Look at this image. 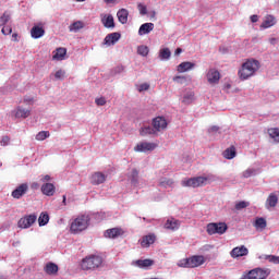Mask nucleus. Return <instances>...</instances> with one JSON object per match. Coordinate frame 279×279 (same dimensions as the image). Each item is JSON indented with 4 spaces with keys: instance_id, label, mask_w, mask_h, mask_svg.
<instances>
[{
    "instance_id": "obj_62",
    "label": "nucleus",
    "mask_w": 279,
    "mask_h": 279,
    "mask_svg": "<svg viewBox=\"0 0 279 279\" xmlns=\"http://www.w3.org/2000/svg\"><path fill=\"white\" fill-rule=\"evenodd\" d=\"M107 3H116L117 0H105Z\"/></svg>"
},
{
    "instance_id": "obj_21",
    "label": "nucleus",
    "mask_w": 279,
    "mask_h": 279,
    "mask_svg": "<svg viewBox=\"0 0 279 279\" xmlns=\"http://www.w3.org/2000/svg\"><path fill=\"white\" fill-rule=\"evenodd\" d=\"M181 101L185 106H191V104L195 101V92H192V90L185 92L183 94V97H182Z\"/></svg>"
},
{
    "instance_id": "obj_54",
    "label": "nucleus",
    "mask_w": 279,
    "mask_h": 279,
    "mask_svg": "<svg viewBox=\"0 0 279 279\" xmlns=\"http://www.w3.org/2000/svg\"><path fill=\"white\" fill-rule=\"evenodd\" d=\"M10 143V137L9 136H3L1 140V145H8Z\"/></svg>"
},
{
    "instance_id": "obj_53",
    "label": "nucleus",
    "mask_w": 279,
    "mask_h": 279,
    "mask_svg": "<svg viewBox=\"0 0 279 279\" xmlns=\"http://www.w3.org/2000/svg\"><path fill=\"white\" fill-rule=\"evenodd\" d=\"M173 82H178V84H182L183 82H186V77H184V76H174Z\"/></svg>"
},
{
    "instance_id": "obj_7",
    "label": "nucleus",
    "mask_w": 279,
    "mask_h": 279,
    "mask_svg": "<svg viewBox=\"0 0 279 279\" xmlns=\"http://www.w3.org/2000/svg\"><path fill=\"white\" fill-rule=\"evenodd\" d=\"M36 219H38V216H36V214L24 216L19 220L17 226L26 230L27 228H32V226L36 223Z\"/></svg>"
},
{
    "instance_id": "obj_31",
    "label": "nucleus",
    "mask_w": 279,
    "mask_h": 279,
    "mask_svg": "<svg viewBox=\"0 0 279 279\" xmlns=\"http://www.w3.org/2000/svg\"><path fill=\"white\" fill-rule=\"evenodd\" d=\"M141 136H149V135H154V136H158V133L156 131V129L153 126H144L141 129L140 131Z\"/></svg>"
},
{
    "instance_id": "obj_25",
    "label": "nucleus",
    "mask_w": 279,
    "mask_h": 279,
    "mask_svg": "<svg viewBox=\"0 0 279 279\" xmlns=\"http://www.w3.org/2000/svg\"><path fill=\"white\" fill-rule=\"evenodd\" d=\"M173 179H169L167 177H162L158 181V186H160L161 189H173Z\"/></svg>"
},
{
    "instance_id": "obj_57",
    "label": "nucleus",
    "mask_w": 279,
    "mask_h": 279,
    "mask_svg": "<svg viewBox=\"0 0 279 279\" xmlns=\"http://www.w3.org/2000/svg\"><path fill=\"white\" fill-rule=\"evenodd\" d=\"M12 40H13L14 43H17V41H19V34L14 33V34L12 35Z\"/></svg>"
},
{
    "instance_id": "obj_39",
    "label": "nucleus",
    "mask_w": 279,
    "mask_h": 279,
    "mask_svg": "<svg viewBox=\"0 0 279 279\" xmlns=\"http://www.w3.org/2000/svg\"><path fill=\"white\" fill-rule=\"evenodd\" d=\"M159 58L160 60H169L171 58V50L169 48H162L159 51Z\"/></svg>"
},
{
    "instance_id": "obj_33",
    "label": "nucleus",
    "mask_w": 279,
    "mask_h": 279,
    "mask_svg": "<svg viewBox=\"0 0 279 279\" xmlns=\"http://www.w3.org/2000/svg\"><path fill=\"white\" fill-rule=\"evenodd\" d=\"M80 29H84V22L82 21H76L69 26V32H73L74 34H77Z\"/></svg>"
},
{
    "instance_id": "obj_49",
    "label": "nucleus",
    "mask_w": 279,
    "mask_h": 279,
    "mask_svg": "<svg viewBox=\"0 0 279 279\" xmlns=\"http://www.w3.org/2000/svg\"><path fill=\"white\" fill-rule=\"evenodd\" d=\"M243 178H252V175H256V170L247 169L242 173Z\"/></svg>"
},
{
    "instance_id": "obj_50",
    "label": "nucleus",
    "mask_w": 279,
    "mask_h": 279,
    "mask_svg": "<svg viewBox=\"0 0 279 279\" xmlns=\"http://www.w3.org/2000/svg\"><path fill=\"white\" fill-rule=\"evenodd\" d=\"M95 104L98 106H106V98L105 97L96 98Z\"/></svg>"
},
{
    "instance_id": "obj_41",
    "label": "nucleus",
    "mask_w": 279,
    "mask_h": 279,
    "mask_svg": "<svg viewBox=\"0 0 279 279\" xmlns=\"http://www.w3.org/2000/svg\"><path fill=\"white\" fill-rule=\"evenodd\" d=\"M38 223L40 227L47 226V223H49V214L41 213L38 218Z\"/></svg>"
},
{
    "instance_id": "obj_14",
    "label": "nucleus",
    "mask_w": 279,
    "mask_h": 279,
    "mask_svg": "<svg viewBox=\"0 0 279 279\" xmlns=\"http://www.w3.org/2000/svg\"><path fill=\"white\" fill-rule=\"evenodd\" d=\"M278 195H279V192H274V193H270L266 199V203H265V207L267 210H269L270 208H276V206H278Z\"/></svg>"
},
{
    "instance_id": "obj_32",
    "label": "nucleus",
    "mask_w": 279,
    "mask_h": 279,
    "mask_svg": "<svg viewBox=\"0 0 279 279\" xmlns=\"http://www.w3.org/2000/svg\"><path fill=\"white\" fill-rule=\"evenodd\" d=\"M44 270L48 274V276H56V274H58V265L54 263H48Z\"/></svg>"
},
{
    "instance_id": "obj_30",
    "label": "nucleus",
    "mask_w": 279,
    "mask_h": 279,
    "mask_svg": "<svg viewBox=\"0 0 279 279\" xmlns=\"http://www.w3.org/2000/svg\"><path fill=\"white\" fill-rule=\"evenodd\" d=\"M166 230H179L180 229V221L175 220L174 218L168 219L165 223Z\"/></svg>"
},
{
    "instance_id": "obj_4",
    "label": "nucleus",
    "mask_w": 279,
    "mask_h": 279,
    "mask_svg": "<svg viewBox=\"0 0 279 279\" xmlns=\"http://www.w3.org/2000/svg\"><path fill=\"white\" fill-rule=\"evenodd\" d=\"M204 263H206V258H204V255H194L190 258L179 260L178 267L194 269L195 267L204 265Z\"/></svg>"
},
{
    "instance_id": "obj_16",
    "label": "nucleus",
    "mask_w": 279,
    "mask_h": 279,
    "mask_svg": "<svg viewBox=\"0 0 279 279\" xmlns=\"http://www.w3.org/2000/svg\"><path fill=\"white\" fill-rule=\"evenodd\" d=\"M126 178L131 183V186H138V171L136 170V168H132L128 172Z\"/></svg>"
},
{
    "instance_id": "obj_26",
    "label": "nucleus",
    "mask_w": 279,
    "mask_h": 279,
    "mask_svg": "<svg viewBox=\"0 0 279 279\" xmlns=\"http://www.w3.org/2000/svg\"><path fill=\"white\" fill-rule=\"evenodd\" d=\"M32 114V110L25 109L23 107H17L15 111L16 119H27Z\"/></svg>"
},
{
    "instance_id": "obj_52",
    "label": "nucleus",
    "mask_w": 279,
    "mask_h": 279,
    "mask_svg": "<svg viewBox=\"0 0 279 279\" xmlns=\"http://www.w3.org/2000/svg\"><path fill=\"white\" fill-rule=\"evenodd\" d=\"M143 90H149V84L143 83L138 86V92L143 93Z\"/></svg>"
},
{
    "instance_id": "obj_42",
    "label": "nucleus",
    "mask_w": 279,
    "mask_h": 279,
    "mask_svg": "<svg viewBox=\"0 0 279 279\" xmlns=\"http://www.w3.org/2000/svg\"><path fill=\"white\" fill-rule=\"evenodd\" d=\"M137 53L138 56H143V58H146V56L149 54V48L147 46H140L137 47Z\"/></svg>"
},
{
    "instance_id": "obj_38",
    "label": "nucleus",
    "mask_w": 279,
    "mask_h": 279,
    "mask_svg": "<svg viewBox=\"0 0 279 279\" xmlns=\"http://www.w3.org/2000/svg\"><path fill=\"white\" fill-rule=\"evenodd\" d=\"M66 72L64 70H58L54 74H50V80H64Z\"/></svg>"
},
{
    "instance_id": "obj_2",
    "label": "nucleus",
    "mask_w": 279,
    "mask_h": 279,
    "mask_svg": "<svg viewBox=\"0 0 279 279\" xmlns=\"http://www.w3.org/2000/svg\"><path fill=\"white\" fill-rule=\"evenodd\" d=\"M258 69H260V62L256 59H248L239 70L240 80H250V77L256 75V71H258Z\"/></svg>"
},
{
    "instance_id": "obj_28",
    "label": "nucleus",
    "mask_w": 279,
    "mask_h": 279,
    "mask_svg": "<svg viewBox=\"0 0 279 279\" xmlns=\"http://www.w3.org/2000/svg\"><path fill=\"white\" fill-rule=\"evenodd\" d=\"M133 265H135V267H140V269H147V267H151V265H154V260L137 259V260L133 262Z\"/></svg>"
},
{
    "instance_id": "obj_5",
    "label": "nucleus",
    "mask_w": 279,
    "mask_h": 279,
    "mask_svg": "<svg viewBox=\"0 0 279 279\" xmlns=\"http://www.w3.org/2000/svg\"><path fill=\"white\" fill-rule=\"evenodd\" d=\"M88 223H90V217H88V215L78 216L74 221H72L70 230L74 234H77V232L86 230V228H88Z\"/></svg>"
},
{
    "instance_id": "obj_56",
    "label": "nucleus",
    "mask_w": 279,
    "mask_h": 279,
    "mask_svg": "<svg viewBox=\"0 0 279 279\" xmlns=\"http://www.w3.org/2000/svg\"><path fill=\"white\" fill-rule=\"evenodd\" d=\"M251 23H258V15H251Z\"/></svg>"
},
{
    "instance_id": "obj_51",
    "label": "nucleus",
    "mask_w": 279,
    "mask_h": 279,
    "mask_svg": "<svg viewBox=\"0 0 279 279\" xmlns=\"http://www.w3.org/2000/svg\"><path fill=\"white\" fill-rule=\"evenodd\" d=\"M1 32L4 34V36H10V34H12V27L4 26Z\"/></svg>"
},
{
    "instance_id": "obj_20",
    "label": "nucleus",
    "mask_w": 279,
    "mask_h": 279,
    "mask_svg": "<svg viewBox=\"0 0 279 279\" xmlns=\"http://www.w3.org/2000/svg\"><path fill=\"white\" fill-rule=\"evenodd\" d=\"M121 234H123V229L121 228L108 229L105 232L106 239H117L118 236H121Z\"/></svg>"
},
{
    "instance_id": "obj_64",
    "label": "nucleus",
    "mask_w": 279,
    "mask_h": 279,
    "mask_svg": "<svg viewBox=\"0 0 279 279\" xmlns=\"http://www.w3.org/2000/svg\"><path fill=\"white\" fill-rule=\"evenodd\" d=\"M24 101H34V98H25Z\"/></svg>"
},
{
    "instance_id": "obj_43",
    "label": "nucleus",
    "mask_w": 279,
    "mask_h": 279,
    "mask_svg": "<svg viewBox=\"0 0 279 279\" xmlns=\"http://www.w3.org/2000/svg\"><path fill=\"white\" fill-rule=\"evenodd\" d=\"M49 136H50L49 131H40L36 135V141H45L46 138H49Z\"/></svg>"
},
{
    "instance_id": "obj_47",
    "label": "nucleus",
    "mask_w": 279,
    "mask_h": 279,
    "mask_svg": "<svg viewBox=\"0 0 279 279\" xmlns=\"http://www.w3.org/2000/svg\"><path fill=\"white\" fill-rule=\"evenodd\" d=\"M137 10L142 16H145V14H147V5L141 2L137 4Z\"/></svg>"
},
{
    "instance_id": "obj_17",
    "label": "nucleus",
    "mask_w": 279,
    "mask_h": 279,
    "mask_svg": "<svg viewBox=\"0 0 279 279\" xmlns=\"http://www.w3.org/2000/svg\"><path fill=\"white\" fill-rule=\"evenodd\" d=\"M31 36L35 39L43 38V36H45V28L43 27V24L33 26L31 29Z\"/></svg>"
},
{
    "instance_id": "obj_48",
    "label": "nucleus",
    "mask_w": 279,
    "mask_h": 279,
    "mask_svg": "<svg viewBox=\"0 0 279 279\" xmlns=\"http://www.w3.org/2000/svg\"><path fill=\"white\" fill-rule=\"evenodd\" d=\"M220 128L218 125L210 126L207 132L210 136H215V134H219Z\"/></svg>"
},
{
    "instance_id": "obj_29",
    "label": "nucleus",
    "mask_w": 279,
    "mask_h": 279,
    "mask_svg": "<svg viewBox=\"0 0 279 279\" xmlns=\"http://www.w3.org/2000/svg\"><path fill=\"white\" fill-rule=\"evenodd\" d=\"M276 25V19L272 15H267L262 23V29H269V27H274Z\"/></svg>"
},
{
    "instance_id": "obj_23",
    "label": "nucleus",
    "mask_w": 279,
    "mask_h": 279,
    "mask_svg": "<svg viewBox=\"0 0 279 279\" xmlns=\"http://www.w3.org/2000/svg\"><path fill=\"white\" fill-rule=\"evenodd\" d=\"M90 182L95 185L104 184L106 182V174L96 172L92 175Z\"/></svg>"
},
{
    "instance_id": "obj_12",
    "label": "nucleus",
    "mask_w": 279,
    "mask_h": 279,
    "mask_svg": "<svg viewBox=\"0 0 279 279\" xmlns=\"http://www.w3.org/2000/svg\"><path fill=\"white\" fill-rule=\"evenodd\" d=\"M247 254H250V250H247V247H245V245L234 247L230 252L231 258H241L242 256H247Z\"/></svg>"
},
{
    "instance_id": "obj_3",
    "label": "nucleus",
    "mask_w": 279,
    "mask_h": 279,
    "mask_svg": "<svg viewBox=\"0 0 279 279\" xmlns=\"http://www.w3.org/2000/svg\"><path fill=\"white\" fill-rule=\"evenodd\" d=\"M104 264V258L99 255H89L82 260L81 268L83 271H93L99 269V266Z\"/></svg>"
},
{
    "instance_id": "obj_59",
    "label": "nucleus",
    "mask_w": 279,
    "mask_h": 279,
    "mask_svg": "<svg viewBox=\"0 0 279 279\" xmlns=\"http://www.w3.org/2000/svg\"><path fill=\"white\" fill-rule=\"evenodd\" d=\"M219 51H221V53H228V49H226L225 47H220Z\"/></svg>"
},
{
    "instance_id": "obj_18",
    "label": "nucleus",
    "mask_w": 279,
    "mask_h": 279,
    "mask_svg": "<svg viewBox=\"0 0 279 279\" xmlns=\"http://www.w3.org/2000/svg\"><path fill=\"white\" fill-rule=\"evenodd\" d=\"M101 23L107 29H114V16L112 14L104 15Z\"/></svg>"
},
{
    "instance_id": "obj_19",
    "label": "nucleus",
    "mask_w": 279,
    "mask_h": 279,
    "mask_svg": "<svg viewBox=\"0 0 279 279\" xmlns=\"http://www.w3.org/2000/svg\"><path fill=\"white\" fill-rule=\"evenodd\" d=\"M41 193L48 197H52L56 193V185L53 183H45L41 185Z\"/></svg>"
},
{
    "instance_id": "obj_58",
    "label": "nucleus",
    "mask_w": 279,
    "mask_h": 279,
    "mask_svg": "<svg viewBox=\"0 0 279 279\" xmlns=\"http://www.w3.org/2000/svg\"><path fill=\"white\" fill-rule=\"evenodd\" d=\"M182 53V48H177L174 51V56H180Z\"/></svg>"
},
{
    "instance_id": "obj_1",
    "label": "nucleus",
    "mask_w": 279,
    "mask_h": 279,
    "mask_svg": "<svg viewBox=\"0 0 279 279\" xmlns=\"http://www.w3.org/2000/svg\"><path fill=\"white\" fill-rule=\"evenodd\" d=\"M211 182H217V175L207 174L205 177H194L185 179L181 181V185L191 189H198L199 186H206V184H210Z\"/></svg>"
},
{
    "instance_id": "obj_44",
    "label": "nucleus",
    "mask_w": 279,
    "mask_h": 279,
    "mask_svg": "<svg viewBox=\"0 0 279 279\" xmlns=\"http://www.w3.org/2000/svg\"><path fill=\"white\" fill-rule=\"evenodd\" d=\"M9 21H10V14H8V12H4L0 16V27H3V25H5Z\"/></svg>"
},
{
    "instance_id": "obj_13",
    "label": "nucleus",
    "mask_w": 279,
    "mask_h": 279,
    "mask_svg": "<svg viewBox=\"0 0 279 279\" xmlns=\"http://www.w3.org/2000/svg\"><path fill=\"white\" fill-rule=\"evenodd\" d=\"M27 191H29V185H27V183H22L12 192L11 195L14 199H21Z\"/></svg>"
},
{
    "instance_id": "obj_6",
    "label": "nucleus",
    "mask_w": 279,
    "mask_h": 279,
    "mask_svg": "<svg viewBox=\"0 0 279 279\" xmlns=\"http://www.w3.org/2000/svg\"><path fill=\"white\" fill-rule=\"evenodd\" d=\"M228 225L226 222H211L207 225V233L213 234H226Z\"/></svg>"
},
{
    "instance_id": "obj_10",
    "label": "nucleus",
    "mask_w": 279,
    "mask_h": 279,
    "mask_svg": "<svg viewBox=\"0 0 279 279\" xmlns=\"http://www.w3.org/2000/svg\"><path fill=\"white\" fill-rule=\"evenodd\" d=\"M121 40V33H110L104 39V45L106 47H112V45H117Z\"/></svg>"
},
{
    "instance_id": "obj_36",
    "label": "nucleus",
    "mask_w": 279,
    "mask_h": 279,
    "mask_svg": "<svg viewBox=\"0 0 279 279\" xmlns=\"http://www.w3.org/2000/svg\"><path fill=\"white\" fill-rule=\"evenodd\" d=\"M268 135L272 140L274 143H279V129H269L268 130Z\"/></svg>"
},
{
    "instance_id": "obj_27",
    "label": "nucleus",
    "mask_w": 279,
    "mask_h": 279,
    "mask_svg": "<svg viewBox=\"0 0 279 279\" xmlns=\"http://www.w3.org/2000/svg\"><path fill=\"white\" fill-rule=\"evenodd\" d=\"M119 23H121L122 25H125V23H128V16H130V11H128V9H120L117 13Z\"/></svg>"
},
{
    "instance_id": "obj_11",
    "label": "nucleus",
    "mask_w": 279,
    "mask_h": 279,
    "mask_svg": "<svg viewBox=\"0 0 279 279\" xmlns=\"http://www.w3.org/2000/svg\"><path fill=\"white\" fill-rule=\"evenodd\" d=\"M153 128H155V132L157 134L159 132H165V129L167 128V119L163 117H157L153 120Z\"/></svg>"
},
{
    "instance_id": "obj_22",
    "label": "nucleus",
    "mask_w": 279,
    "mask_h": 279,
    "mask_svg": "<svg viewBox=\"0 0 279 279\" xmlns=\"http://www.w3.org/2000/svg\"><path fill=\"white\" fill-rule=\"evenodd\" d=\"M194 66H195V63L184 61L178 65L177 71L178 73H186L187 71H193Z\"/></svg>"
},
{
    "instance_id": "obj_34",
    "label": "nucleus",
    "mask_w": 279,
    "mask_h": 279,
    "mask_svg": "<svg viewBox=\"0 0 279 279\" xmlns=\"http://www.w3.org/2000/svg\"><path fill=\"white\" fill-rule=\"evenodd\" d=\"M156 242L155 235H146L143 238L141 245L142 247H149V245H153V243Z\"/></svg>"
},
{
    "instance_id": "obj_63",
    "label": "nucleus",
    "mask_w": 279,
    "mask_h": 279,
    "mask_svg": "<svg viewBox=\"0 0 279 279\" xmlns=\"http://www.w3.org/2000/svg\"><path fill=\"white\" fill-rule=\"evenodd\" d=\"M156 17V11H151V19Z\"/></svg>"
},
{
    "instance_id": "obj_60",
    "label": "nucleus",
    "mask_w": 279,
    "mask_h": 279,
    "mask_svg": "<svg viewBox=\"0 0 279 279\" xmlns=\"http://www.w3.org/2000/svg\"><path fill=\"white\" fill-rule=\"evenodd\" d=\"M38 186H39V185H38L37 182H35V183L32 184V189H38Z\"/></svg>"
},
{
    "instance_id": "obj_45",
    "label": "nucleus",
    "mask_w": 279,
    "mask_h": 279,
    "mask_svg": "<svg viewBox=\"0 0 279 279\" xmlns=\"http://www.w3.org/2000/svg\"><path fill=\"white\" fill-rule=\"evenodd\" d=\"M266 260L269 263H274L275 265H279V256L276 255H265Z\"/></svg>"
},
{
    "instance_id": "obj_46",
    "label": "nucleus",
    "mask_w": 279,
    "mask_h": 279,
    "mask_svg": "<svg viewBox=\"0 0 279 279\" xmlns=\"http://www.w3.org/2000/svg\"><path fill=\"white\" fill-rule=\"evenodd\" d=\"M247 206H250L247 202L241 201L235 204V210H243V208H247Z\"/></svg>"
},
{
    "instance_id": "obj_8",
    "label": "nucleus",
    "mask_w": 279,
    "mask_h": 279,
    "mask_svg": "<svg viewBox=\"0 0 279 279\" xmlns=\"http://www.w3.org/2000/svg\"><path fill=\"white\" fill-rule=\"evenodd\" d=\"M269 274H270L269 269L255 268L248 271L246 278L247 279H267V276H269Z\"/></svg>"
},
{
    "instance_id": "obj_24",
    "label": "nucleus",
    "mask_w": 279,
    "mask_h": 279,
    "mask_svg": "<svg viewBox=\"0 0 279 279\" xmlns=\"http://www.w3.org/2000/svg\"><path fill=\"white\" fill-rule=\"evenodd\" d=\"M150 32H154V23H144L140 26L138 35L145 36L149 34Z\"/></svg>"
},
{
    "instance_id": "obj_9",
    "label": "nucleus",
    "mask_w": 279,
    "mask_h": 279,
    "mask_svg": "<svg viewBox=\"0 0 279 279\" xmlns=\"http://www.w3.org/2000/svg\"><path fill=\"white\" fill-rule=\"evenodd\" d=\"M158 147V144L151 142H141L134 147V151H141L147 154V151H154Z\"/></svg>"
},
{
    "instance_id": "obj_40",
    "label": "nucleus",
    "mask_w": 279,
    "mask_h": 279,
    "mask_svg": "<svg viewBox=\"0 0 279 279\" xmlns=\"http://www.w3.org/2000/svg\"><path fill=\"white\" fill-rule=\"evenodd\" d=\"M255 228L260 229V230H265V228H267V220L265 218H257L255 220Z\"/></svg>"
},
{
    "instance_id": "obj_55",
    "label": "nucleus",
    "mask_w": 279,
    "mask_h": 279,
    "mask_svg": "<svg viewBox=\"0 0 279 279\" xmlns=\"http://www.w3.org/2000/svg\"><path fill=\"white\" fill-rule=\"evenodd\" d=\"M49 180H51V175L46 174L40 179V182H49Z\"/></svg>"
},
{
    "instance_id": "obj_37",
    "label": "nucleus",
    "mask_w": 279,
    "mask_h": 279,
    "mask_svg": "<svg viewBox=\"0 0 279 279\" xmlns=\"http://www.w3.org/2000/svg\"><path fill=\"white\" fill-rule=\"evenodd\" d=\"M64 56H66V48H58L52 58L53 60H64Z\"/></svg>"
},
{
    "instance_id": "obj_61",
    "label": "nucleus",
    "mask_w": 279,
    "mask_h": 279,
    "mask_svg": "<svg viewBox=\"0 0 279 279\" xmlns=\"http://www.w3.org/2000/svg\"><path fill=\"white\" fill-rule=\"evenodd\" d=\"M62 204H64V206H66V195H63Z\"/></svg>"
},
{
    "instance_id": "obj_15",
    "label": "nucleus",
    "mask_w": 279,
    "mask_h": 279,
    "mask_svg": "<svg viewBox=\"0 0 279 279\" xmlns=\"http://www.w3.org/2000/svg\"><path fill=\"white\" fill-rule=\"evenodd\" d=\"M219 80H221V74L216 69H210L207 72V81L210 84H219Z\"/></svg>"
},
{
    "instance_id": "obj_35",
    "label": "nucleus",
    "mask_w": 279,
    "mask_h": 279,
    "mask_svg": "<svg viewBox=\"0 0 279 279\" xmlns=\"http://www.w3.org/2000/svg\"><path fill=\"white\" fill-rule=\"evenodd\" d=\"M223 156L227 160H232L233 158L236 157V148H234V146H231L230 148H227L223 151Z\"/></svg>"
}]
</instances>
